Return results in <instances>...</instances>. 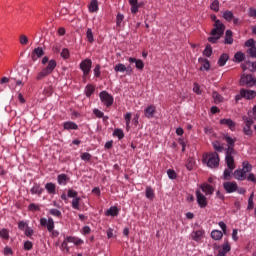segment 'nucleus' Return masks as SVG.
<instances>
[{"label":"nucleus","mask_w":256,"mask_h":256,"mask_svg":"<svg viewBox=\"0 0 256 256\" xmlns=\"http://www.w3.org/2000/svg\"><path fill=\"white\" fill-rule=\"evenodd\" d=\"M212 21L214 23V29L210 32V37H208L209 43H217L218 40L221 39L223 33H225V24L220 20H217V16H211Z\"/></svg>","instance_id":"obj_1"},{"label":"nucleus","mask_w":256,"mask_h":256,"mask_svg":"<svg viewBox=\"0 0 256 256\" xmlns=\"http://www.w3.org/2000/svg\"><path fill=\"white\" fill-rule=\"evenodd\" d=\"M46 63H48V65L37 74L36 81H42V79H45V77H49V75H51V73L55 71V67H57V61H49V57L46 56L42 59V65H46Z\"/></svg>","instance_id":"obj_2"},{"label":"nucleus","mask_w":256,"mask_h":256,"mask_svg":"<svg viewBox=\"0 0 256 256\" xmlns=\"http://www.w3.org/2000/svg\"><path fill=\"white\" fill-rule=\"evenodd\" d=\"M237 151H235V146H230L226 149V164L228 169H235V158L233 155H236Z\"/></svg>","instance_id":"obj_3"},{"label":"nucleus","mask_w":256,"mask_h":256,"mask_svg":"<svg viewBox=\"0 0 256 256\" xmlns=\"http://www.w3.org/2000/svg\"><path fill=\"white\" fill-rule=\"evenodd\" d=\"M205 161H207V166L210 169H215L219 167V154L217 152H210L206 155Z\"/></svg>","instance_id":"obj_4"},{"label":"nucleus","mask_w":256,"mask_h":256,"mask_svg":"<svg viewBox=\"0 0 256 256\" xmlns=\"http://www.w3.org/2000/svg\"><path fill=\"white\" fill-rule=\"evenodd\" d=\"M256 98V92L255 90H247V89H241L240 93L236 95V103L241 101V99H255Z\"/></svg>","instance_id":"obj_5"},{"label":"nucleus","mask_w":256,"mask_h":256,"mask_svg":"<svg viewBox=\"0 0 256 256\" xmlns=\"http://www.w3.org/2000/svg\"><path fill=\"white\" fill-rule=\"evenodd\" d=\"M100 100L106 107H111V105H113V102L115 101L113 95L109 94V92L107 91L100 92Z\"/></svg>","instance_id":"obj_6"},{"label":"nucleus","mask_w":256,"mask_h":256,"mask_svg":"<svg viewBox=\"0 0 256 256\" xmlns=\"http://www.w3.org/2000/svg\"><path fill=\"white\" fill-rule=\"evenodd\" d=\"M243 121L245 123V126L243 127L244 134L247 135V137H253V130H251V125H253V119L244 116Z\"/></svg>","instance_id":"obj_7"},{"label":"nucleus","mask_w":256,"mask_h":256,"mask_svg":"<svg viewBox=\"0 0 256 256\" xmlns=\"http://www.w3.org/2000/svg\"><path fill=\"white\" fill-rule=\"evenodd\" d=\"M92 65H93V61H91V59H89V58L83 60L80 63V69H81V71H83L84 77H87V75H89V73H91Z\"/></svg>","instance_id":"obj_8"},{"label":"nucleus","mask_w":256,"mask_h":256,"mask_svg":"<svg viewBox=\"0 0 256 256\" xmlns=\"http://www.w3.org/2000/svg\"><path fill=\"white\" fill-rule=\"evenodd\" d=\"M40 225L42 227H47V230L49 233L55 229V221H53V218H41L40 219Z\"/></svg>","instance_id":"obj_9"},{"label":"nucleus","mask_w":256,"mask_h":256,"mask_svg":"<svg viewBox=\"0 0 256 256\" xmlns=\"http://www.w3.org/2000/svg\"><path fill=\"white\" fill-rule=\"evenodd\" d=\"M196 199L201 209H205V207H207V197H205V195H203L199 190L196 191Z\"/></svg>","instance_id":"obj_10"},{"label":"nucleus","mask_w":256,"mask_h":256,"mask_svg":"<svg viewBox=\"0 0 256 256\" xmlns=\"http://www.w3.org/2000/svg\"><path fill=\"white\" fill-rule=\"evenodd\" d=\"M155 113H157V108L153 105L148 106L144 110V116L146 119H153V117H155Z\"/></svg>","instance_id":"obj_11"},{"label":"nucleus","mask_w":256,"mask_h":256,"mask_svg":"<svg viewBox=\"0 0 256 256\" xmlns=\"http://www.w3.org/2000/svg\"><path fill=\"white\" fill-rule=\"evenodd\" d=\"M223 187L228 193H235L238 189L237 182H224Z\"/></svg>","instance_id":"obj_12"},{"label":"nucleus","mask_w":256,"mask_h":256,"mask_svg":"<svg viewBox=\"0 0 256 256\" xmlns=\"http://www.w3.org/2000/svg\"><path fill=\"white\" fill-rule=\"evenodd\" d=\"M204 235H205V231L203 229L194 230L191 233V237H192L193 241H196V242L201 241V239H203Z\"/></svg>","instance_id":"obj_13"},{"label":"nucleus","mask_w":256,"mask_h":256,"mask_svg":"<svg viewBox=\"0 0 256 256\" xmlns=\"http://www.w3.org/2000/svg\"><path fill=\"white\" fill-rule=\"evenodd\" d=\"M128 61L129 63H135L136 69L139 71H143V69H145V63H143V60L141 59L130 57Z\"/></svg>","instance_id":"obj_14"},{"label":"nucleus","mask_w":256,"mask_h":256,"mask_svg":"<svg viewBox=\"0 0 256 256\" xmlns=\"http://www.w3.org/2000/svg\"><path fill=\"white\" fill-rule=\"evenodd\" d=\"M63 127L66 131H77V129H79V126L77 125V123L73 121L64 122Z\"/></svg>","instance_id":"obj_15"},{"label":"nucleus","mask_w":256,"mask_h":256,"mask_svg":"<svg viewBox=\"0 0 256 256\" xmlns=\"http://www.w3.org/2000/svg\"><path fill=\"white\" fill-rule=\"evenodd\" d=\"M220 125H224L225 127H228L230 131H235V123L231 119H221Z\"/></svg>","instance_id":"obj_16"},{"label":"nucleus","mask_w":256,"mask_h":256,"mask_svg":"<svg viewBox=\"0 0 256 256\" xmlns=\"http://www.w3.org/2000/svg\"><path fill=\"white\" fill-rule=\"evenodd\" d=\"M242 69H243V71H247V69H248L252 73H255V71H256V62H251V61L245 62L242 65Z\"/></svg>","instance_id":"obj_17"},{"label":"nucleus","mask_w":256,"mask_h":256,"mask_svg":"<svg viewBox=\"0 0 256 256\" xmlns=\"http://www.w3.org/2000/svg\"><path fill=\"white\" fill-rule=\"evenodd\" d=\"M43 55H45V51H43V48L41 47L35 48L32 52V60L37 61V57L41 58L43 57Z\"/></svg>","instance_id":"obj_18"},{"label":"nucleus","mask_w":256,"mask_h":256,"mask_svg":"<svg viewBox=\"0 0 256 256\" xmlns=\"http://www.w3.org/2000/svg\"><path fill=\"white\" fill-rule=\"evenodd\" d=\"M45 189L49 195H55L57 193V186L53 182L46 183Z\"/></svg>","instance_id":"obj_19"},{"label":"nucleus","mask_w":256,"mask_h":256,"mask_svg":"<svg viewBox=\"0 0 256 256\" xmlns=\"http://www.w3.org/2000/svg\"><path fill=\"white\" fill-rule=\"evenodd\" d=\"M234 178L237 179V181H245L247 176L242 169H237L234 171Z\"/></svg>","instance_id":"obj_20"},{"label":"nucleus","mask_w":256,"mask_h":256,"mask_svg":"<svg viewBox=\"0 0 256 256\" xmlns=\"http://www.w3.org/2000/svg\"><path fill=\"white\" fill-rule=\"evenodd\" d=\"M201 190L203 191V193H205V195H213V192L215 191L213 186L207 183L201 185Z\"/></svg>","instance_id":"obj_21"},{"label":"nucleus","mask_w":256,"mask_h":256,"mask_svg":"<svg viewBox=\"0 0 256 256\" xmlns=\"http://www.w3.org/2000/svg\"><path fill=\"white\" fill-rule=\"evenodd\" d=\"M198 61L199 63H203L200 67V71H203V69L209 71V69H211V63L206 58H199Z\"/></svg>","instance_id":"obj_22"},{"label":"nucleus","mask_w":256,"mask_h":256,"mask_svg":"<svg viewBox=\"0 0 256 256\" xmlns=\"http://www.w3.org/2000/svg\"><path fill=\"white\" fill-rule=\"evenodd\" d=\"M43 191H45V189H43L38 184H34V186L30 189V192L32 195H38V196L43 195Z\"/></svg>","instance_id":"obj_23"},{"label":"nucleus","mask_w":256,"mask_h":256,"mask_svg":"<svg viewBox=\"0 0 256 256\" xmlns=\"http://www.w3.org/2000/svg\"><path fill=\"white\" fill-rule=\"evenodd\" d=\"M105 215L107 217H117V215H119V208L112 206L106 211Z\"/></svg>","instance_id":"obj_24"},{"label":"nucleus","mask_w":256,"mask_h":256,"mask_svg":"<svg viewBox=\"0 0 256 256\" xmlns=\"http://www.w3.org/2000/svg\"><path fill=\"white\" fill-rule=\"evenodd\" d=\"M224 43L225 45H233V31L226 30Z\"/></svg>","instance_id":"obj_25"},{"label":"nucleus","mask_w":256,"mask_h":256,"mask_svg":"<svg viewBox=\"0 0 256 256\" xmlns=\"http://www.w3.org/2000/svg\"><path fill=\"white\" fill-rule=\"evenodd\" d=\"M90 13H97L99 11V2L97 0H92L89 4Z\"/></svg>","instance_id":"obj_26"},{"label":"nucleus","mask_w":256,"mask_h":256,"mask_svg":"<svg viewBox=\"0 0 256 256\" xmlns=\"http://www.w3.org/2000/svg\"><path fill=\"white\" fill-rule=\"evenodd\" d=\"M57 181L59 185H67V182L69 181V176H67V174H59L57 176Z\"/></svg>","instance_id":"obj_27"},{"label":"nucleus","mask_w":256,"mask_h":256,"mask_svg":"<svg viewBox=\"0 0 256 256\" xmlns=\"http://www.w3.org/2000/svg\"><path fill=\"white\" fill-rule=\"evenodd\" d=\"M227 61H229V54L227 53L222 54L218 59L219 67H225V64L227 63Z\"/></svg>","instance_id":"obj_28"},{"label":"nucleus","mask_w":256,"mask_h":256,"mask_svg":"<svg viewBox=\"0 0 256 256\" xmlns=\"http://www.w3.org/2000/svg\"><path fill=\"white\" fill-rule=\"evenodd\" d=\"M130 67L127 68L125 64L119 63L114 67V71L116 73H125V71H129Z\"/></svg>","instance_id":"obj_29"},{"label":"nucleus","mask_w":256,"mask_h":256,"mask_svg":"<svg viewBox=\"0 0 256 256\" xmlns=\"http://www.w3.org/2000/svg\"><path fill=\"white\" fill-rule=\"evenodd\" d=\"M242 170L247 175V173H251V171H253V165H251L249 161H244L242 163Z\"/></svg>","instance_id":"obj_30"},{"label":"nucleus","mask_w":256,"mask_h":256,"mask_svg":"<svg viewBox=\"0 0 256 256\" xmlns=\"http://www.w3.org/2000/svg\"><path fill=\"white\" fill-rule=\"evenodd\" d=\"M223 139L226 141L228 147H235V141H237V139L232 138L228 134L224 135Z\"/></svg>","instance_id":"obj_31"},{"label":"nucleus","mask_w":256,"mask_h":256,"mask_svg":"<svg viewBox=\"0 0 256 256\" xmlns=\"http://www.w3.org/2000/svg\"><path fill=\"white\" fill-rule=\"evenodd\" d=\"M211 237L215 241H219V240L223 239V232H221L220 230H213L211 232Z\"/></svg>","instance_id":"obj_32"},{"label":"nucleus","mask_w":256,"mask_h":256,"mask_svg":"<svg viewBox=\"0 0 256 256\" xmlns=\"http://www.w3.org/2000/svg\"><path fill=\"white\" fill-rule=\"evenodd\" d=\"M131 117H133V114L131 112H127L124 115L125 123H126V130L129 131L131 129Z\"/></svg>","instance_id":"obj_33"},{"label":"nucleus","mask_w":256,"mask_h":256,"mask_svg":"<svg viewBox=\"0 0 256 256\" xmlns=\"http://www.w3.org/2000/svg\"><path fill=\"white\" fill-rule=\"evenodd\" d=\"M146 197L150 201H153V199H155V190H153V188H151V186L146 187Z\"/></svg>","instance_id":"obj_34"},{"label":"nucleus","mask_w":256,"mask_h":256,"mask_svg":"<svg viewBox=\"0 0 256 256\" xmlns=\"http://www.w3.org/2000/svg\"><path fill=\"white\" fill-rule=\"evenodd\" d=\"M95 93V86L93 84H88L85 87V95L86 97H91V95Z\"/></svg>","instance_id":"obj_35"},{"label":"nucleus","mask_w":256,"mask_h":256,"mask_svg":"<svg viewBox=\"0 0 256 256\" xmlns=\"http://www.w3.org/2000/svg\"><path fill=\"white\" fill-rule=\"evenodd\" d=\"M66 241L68 243H74V245H83V240L79 239V238H76V237H71V236H68L66 238Z\"/></svg>","instance_id":"obj_36"},{"label":"nucleus","mask_w":256,"mask_h":256,"mask_svg":"<svg viewBox=\"0 0 256 256\" xmlns=\"http://www.w3.org/2000/svg\"><path fill=\"white\" fill-rule=\"evenodd\" d=\"M80 203H81V197L73 198L72 209H76L77 211H79V209H81V207L79 206Z\"/></svg>","instance_id":"obj_37"},{"label":"nucleus","mask_w":256,"mask_h":256,"mask_svg":"<svg viewBox=\"0 0 256 256\" xmlns=\"http://www.w3.org/2000/svg\"><path fill=\"white\" fill-rule=\"evenodd\" d=\"M212 145L215 151H217L218 153H223V151H225V148L221 146V143L219 141H214Z\"/></svg>","instance_id":"obj_38"},{"label":"nucleus","mask_w":256,"mask_h":256,"mask_svg":"<svg viewBox=\"0 0 256 256\" xmlns=\"http://www.w3.org/2000/svg\"><path fill=\"white\" fill-rule=\"evenodd\" d=\"M86 39L88 43H93L95 41V38L93 36V30H91V28H88L86 31Z\"/></svg>","instance_id":"obj_39"},{"label":"nucleus","mask_w":256,"mask_h":256,"mask_svg":"<svg viewBox=\"0 0 256 256\" xmlns=\"http://www.w3.org/2000/svg\"><path fill=\"white\" fill-rule=\"evenodd\" d=\"M234 59L236 63H241L242 61H245V54L243 52H237L234 55Z\"/></svg>","instance_id":"obj_40"},{"label":"nucleus","mask_w":256,"mask_h":256,"mask_svg":"<svg viewBox=\"0 0 256 256\" xmlns=\"http://www.w3.org/2000/svg\"><path fill=\"white\" fill-rule=\"evenodd\" d=\"M203 55L205 57H211V55H213V48L210 46V44L206 45V48L203 51Z\"/></svg>","instance_id":"obj_41"},{"label":"nucleus","mask_w":256,"mask_h":256,"mask_svg":"<svg viewBox=\"0 0 256 256\" xmlns=\"http://www.w3.org/2000/svg\"><path fill=\"white\" fill-rule=\"evenodd\" d=\"M194 167H195V159L189 158L186 163V169H188V171H193Z\"/></svg>","instance_id":"obj_42"},{"label":"nucleus","mask_w":256,"mask_h":256,"mask_svg":"<svg viewBox=\"0 0 256 256\" xmlns=\"http://www.w3.org/2000/svg\"><path fill=\"white\" fill-rule=\"evenodd\" d=\"M0 238L5 239V241H9V230L5 228L0 230Z\"/></svg>","instance_id":"obj_43"},{"label":"nucleus","mask_w":256,"mask_h":256,"mask_svg":"<svg viewBox=\"0 0 256 256\" xmlns=\"http://www.w3.org/2000/svg\"><path fill=\"white\" fill-rule=\"evenodd\" d=\"M223 18H224L226 21H228V22L233 21V12H231V11H225V12L223 13Z\"/></svg>","instance_id":"obj_44"},{"label":"nucleus","mask_w":256,"mask_h":256,"mask_svg":"<svg viewBox=\"0 0 256 256\" xmlns=\"http://www.w3.org/2000/svg\"><path fill=\"white\" fill-rule=\"evenodd\" d=\"M114 137H118L119 140L125 137V133L121 129H115L113 132Z\"/></svg>","instance_id":"obj_45"},{"label":"nucleus","mask_w":256,"mask_h":256,"mask_svg":"<svg viewBox=\"0 0 256 256\" xmlns=\"http://www.w3.org/2000/svg\"><path fill=\"white\" fill-rule=\"evenodd\" d=\"M212 97L214 99V103H221L223 101V96H221L217 92H213Z\"/></svg>","instance_id":"obj_46"},{"label":"nucleus","mask_w":256,"mask_h":256,"mask_svg":"<svg viewBox=\"0 0 256 256\" xmlns=\"http://www.w3.org/2000/svg\"><path fill=\"white\" fill-rule=\"evenodd\" d=\"M19 43H20V45H27V43H29V38H27L26 35L21 34L19 36Z\"/></svg>","instance_id":"obj_47"},{"label":"nucleus","mask_w":256,"mask_h":256,"mask_svg":"<svg viewBox=\"0 0 256 256\" xmlns=\"http://www.w3.org/2000/svg\"><path fill=\"white\" fill-rule=\"evenodd\" d=\"M232 173H233V169H229V168L225 169L223 174L224 180L229 181Z\"/></svg>","instance_id":"obj_48"},{"label":"nucleus","mask_w":256,"mask_h":256,"mask_svg":"<svg viewBox=\"0 0 256 256\" xmlns=\"http://www.w3.org/2000/svg\"><path fill=\"white\" fill-rule=\"evenodd\" d=\"M79 195V193L73 189H69L68 190V194L67 197H69L70 199H76V197Z\"/></svg>","instance_id":"obj_49"},{"label":"nucleus","mask_w":256,"mask_h":256,"mask_svg":"<svg viewBox=\"0 0 256 256\" xmlns=\"http://www.w3.org/2000/svg\"><path fill=\"white\" fill-rule=\"evenodd\" d=\"M125 19V16L123 15V14H121V13H118L117 14V17H116V25L118 26V27H120L121 26V23H123V20Z\"/></svg>","instance_id":"obj_50"},{"label":"nucleus","mask_w":256,"mask_h":256,"mask_svg":"<svg viewBox=\"0 0 256 256\" xmlns=\"http://www.w3.org/2000/svg\"><path fill=\"white\" fill-rule=\"evenodd\" d=\"M49 214L52 215L53 217H58V218L61 217V211L55 208L50 209Z\"/></svg>","instance_id":"obj_51"},{"label":"nucleus","mask_w":256,"mask_h":256,"mask_svg":"<svg viewBox=\"0 0 256 256\" xmlns=\"http://www.w3.org/2000/svg\"><path fill=\"white\" fill-rule=\"evenodd\" d=\"M167 175H168L169 179H177V173L173 169H169L167 171Z\"/></svg>","instance_id":"obj_52"},{"label":"nucleus","mask_w":256,"mask_h":256,"mask_svg":"<svg viewBox=\"0 0 256 256\" xmlns=\"http://www.w3.org/2000/svg\"><path fill=\"white\" fill-rule=\"evenodd\" d=\"M221 251H224V253H229V251H231V245H229L228 241L223 244Z\"/></svg>","instance_id":"obj_53"},{"label":"nucleus","mask_w":256,"mask_h":256,"mask_svg":"<svg viewBox=\"0 0 256 256\" xmlns=\"http://www.w3.org/2000/svg\"><path fill=\"white\" fill-rule=\"evenodd\" d=\"M253 197H254V194L252 193V194L250 195L249 199H248V207H247V209H248L249 211H251V209H253V207H254Z\"/></svg>","instance_id":"obj_54"},{"label":"nucleus","mask_w":256,"mask_h":256,"mask_svg":"<svg viewBox=\"0 0 256 256\" xmlns=\"http://www.w3.org/2000/svg\"><path fill=\"white\" fill-rule=\"evenodd\" d=\"M94 76L101 77V65L97 64L94 68Z\"/></svg>","instance_id":"obj_55"},{"label":"nucleus","mask_w":256,"mask_h":256,"mask_svg":"<svg viewBox=\"0 0 256 256\" xmlns=\"http://www.w3.org/2000/svg\"><path fill=\"white\" fill-rule=\"evenodd\" d=\"M91 155L89 154V152H84L81 154V159L82 161H91Z\"/></svg>","instance_id":"obj_56"},{"label":"nucleus","mask_w":256,"mask_h":256,"mask_svg":"<svg viewBox=\"0 0 256 256\" xmlns=\"http://www.w3.org/2000/svg\"><path fill=\"white\" fill-rule=\"evenodd\" d=\"M247 53H248V55H250V57H255V59H256V47L255 46H253L252 48H249L247 50Z\"/></svg>","instance_id":"obj_57"},{"label":"nucleus","mask_w":256,"mask_h":256,"mask_svg":"<svg viewBox=\"0 0 256 256\" xmlns=\"http://www.w3.org/2000/svg\"><path fill=\"white\" fill-rule=\"evenodd\" d=\"M24 249L25 251H31V249H33V243L31 241H26L24 243Z\"/></svg>","instance_id":"obj_58"},{"label":"nucleus","mask_w":256,"mask_h":256,"mask_svg":"<svg viewBox=\"0 0 256 256\" xmlns=\"http://www.w3.org/2000/svg\"><path fill=\"white\" fill-rule=\"evenodd\" d=\"M93 113L95 114V117H97L98 119L103 118L104 113L101 112V110L95 108V109L93 110Z\"/></svg>","instance_id":"obj_59"},{"label":"nucleus","mask_w":256,"mask_h":256,"mask_svg":"<svg viewBox=\"0 0 256 256\" xmlns=\"http://www.w3.org/2000/svg\"><path fill=\"white\" fill-rule=\"evenodd\" d=\"M210 8L212 9V11H219V2L217 0H215L211 5Z\"/></svg>","instance_id":"obj_60"},{"label":"nucleus","mask_w":256,"mask_h":256,"mask_svg":"<svg viewBox=\"0 0 256 256\" xmlns=\"http://www.w3.org/2000/svg\"><path fill=\"white\" fill-rule=\"evenodd\" d=\"M245 47H250V49L253 48V47H255V40H254V39H249V40H247V41L245 42Z\"/></svg>","instance_id":"obj_61"},{"label":"nucleus","mask_w":256,"mask_h":256,"mask_svg":"<svg viewBox=\"0 0 256 256\" xmlns=\"http://www.w3.org/2000/svg\"><path fill=\"white\" fill-rule=\"evenodd\" d=\"M69 57V49L64 48L61 52V58L62 59H67Z\"/></svg>","instance_id":"obj_62"},{"label":"nucleus","mask_w":256,"mask_h":256,"mask_svg":"<svg viewBox=\"0 0 256 256\" xmlns=\"http://www.w3.org/2000/svg\"><path fill=\"white\" fill-rule=\"evenodd\" d=\"M28 209L29 211H39V205L35 204V203H31L29 206H28Z\"/></svg>","instance_id":"obj_63"},{"label":"nucleus","mask_w":256,"mask_h":256,"mask_svg":"<svg viewBox=\"0 0 256 256\" xmlns=\"http://www.w3.org/2000/svg\"><path fill=\"white\" fill-rule=\"evenodd\" d=\"M247 181H251L252 183H256V176L253 173H250L247 177H246Z\"/></svg>","instance_id":"obj_64"}]
</instances>
